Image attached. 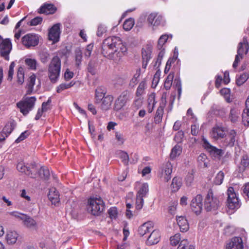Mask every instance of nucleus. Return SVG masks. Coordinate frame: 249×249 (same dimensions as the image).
<instances>
[{
	"label": "nucleus",
	"mask_w": 249,
	"mask_h": 249,
	"mask_svg": "<svg viewBox=\"0 0 249 249\" xmlns=\"http://www.w3.org/2000/svg\"><path fill=\"white\" fill-rule=\"evenodd\" d=\"M25 63L28 68L31 70H36V68L37 62L34 59L26 58L25 60Z\"/></svg>",
	"instance_id": "nucleus-48"
},
{
	"label": "nucleus",
	"mask_w": 249,
	"mask_h": 249,
	"mask_svg": "<svg viewBox=\"0 0 249 249\" xmlns=\"http://www.w3.org/2000/svg\"><path fill=\"white\" fill-rule=\"evenodd\" d=\"M174 86H175L177 89L178 98H179L181 93V83L180 80L178 78H175L174 82Z\"/></svg>",
	"instance_id": "nucleus-55"
},
{
	"label": "nucleus",
	"mask_w": 249,
	"mask_h": 249,
	"mask_svg": "<svg viewBox=\"0 0 249 249\" xmlns=\"http://www.w3.org/2000/svg\"><path fill=\"white\" fill-rule=\"evenodd\" d=\"M219 206V201L218 198L213 195L211 190H210L204 201V207L207 211H214Z\"/></svg>",
	"instance_id": "nucleus-7"
},
{
	"label": "nucleus",
	"mask_w": 249,
	"mask_h": 249,
	"mask_svg": "<svg viewBox=\"0 0 249 249\" xmlns=\"http://www.w3.org/2000/svg\"><path fill=\"white\" fill-rule=\"evenodd\" d=\"M129 93L124 91L118 97L114 104V109L118 111L121 109L128 100Z\"/></svg>",
	"instance_id": "nucleus-17"
},
{
	"label": "nucleus",
	"mask_w": 249,
	"mask_h": 249,
	"mask_svg": "<svg viewBox=\"0 0 249 249\" xmlns=\"http://www.w3.org/2000/svg\"><path fill=\"white\" fill-rule=\"evenodd\" d=\"M203 147L209 152L210 154L215 158H220L224 153L223 150L220 149H218L216 147L211 145L208 140L204 137L202 139Z\"/></svg>",
	"instance_id": "nucleus-10"
},
{
	"label": "nucleus",
	"mask_w": 249,
	"mask_h": 249,
	"mask_svg": "<svg viewBox=\"0 0 249 249\" xmlns=\"http://www.w3.org/2000/svg\"><path fill=\"white\" fill-rule=\"evenodd\" d=\"M15 65H16V64L14 62H11L10 65L8 73V78H7V80L8 81H12V80L13 79V76L14 72V67H15Z\"/></svg>",
	"instance_id": "nucleus-54"
},
{
	"label": "nucleus",
	"mask_w": 249,
	"mask_h": 249,
	"mask_svg": "<svg viewBox=\"0 0 249 249\" xmlns=\"http://www.w3.org/2000/svg\"><path fill=\"white\" fill-rule=\"evenodd\" d=\"M151 50L150 48L147 47L143 48L142 50V68L146 69L147 65L150 60L151 57Z\"/></svg>",
	"instance_id": "nucleus-24"
},
{
	"label": "nucleus",
	"mask_w": 249,
	"mask_h": 249,
	"mask_svg": "<svg viewBox=\"0 0 249 249\" xmlns=\"http://www.w3.org/2000/svg\"><path fill=\"white\" fill-rule=\"evenodd\" d=\"M220 92L222 95H223L228 102H230V89L228 88H223L220 90Z\"/></svg>",
	"instance_id": "nucleus-52"
},
{
	"label": "nucleus",
	"mask_w": 249,
	"mask_h": 249,
	"mask_svg": "<svg viewBox=\"0 0 249 249\" xmlns=\"http://www.w3.org/2000/svg\"><path fill=\"white\" fill-rule=\"evenodd\" d=\"M177 221L178 225L182 232L186 231L189 229V225L186 219L182 216L177 217Z\"/></svg>",
	"instance_id": "nucleus-28"
},
{
	"label": "nucleus",
	"mask_w": 249,
	"mask_h": 249,
	"mask_svg": "<svg viewBox=\"0 0 249 249\" xmlns=\"http://www.w3.org/2000/svg\"><path fill=\"white\" fill-rule=\"evenodd\" d=\"M226 132L227 129L226 127L216 125L212 128L210 132V136L214 140H221L225 138Z\"/></svg>",
	"instance_id": "nucleus-13"
},
{
	"label": "nucleus",
	"mask_w": 249,
	"mask_h": 249,
	"mask_svg": "<svg viewBox=\"0 0 249 249\" xmlns=\"http://www.w3.org/2000/svg\"><path fill=\"white\" fill-rule=\"evenodd\" d=\"M249 49V45L246 37H244L243 40L239 42L237 47V54L235 56L234 61L232 66L236 68L238 66V63L242 59L244 54H246Z\"/></svg>",
	"instance_id": "nucleus-6"
},
{
	"label": "nucleus",
	"mask_w": 249,
	"mask_h": 249,
	"mask_svg": "<svg viewBox=\"0 0 249 249\" xmlns=\"http://www.w3.org/2000/svg\"><path fill=\"white\" fill-rule=\"evenodd\" d=\"M148 191H149V189H148V184L146 183H143L142 185L140 190L138 192L137 196L143 197L148 193Z\"/></svg>",
	"instance_id": "nucleus-39"
},
{
	"label": "nucleus",
	"mask_w": 249,
	"mask_h": 249,
	"mask_svg": "<svg viewBox=\"0 0 249 249\" xmlns=\"http://www.w3.org/2000/svg\"><path fill=\"white\" fill-rule=\"evenodd\" d=\"M36 76L34 74H32L28 80L26 91L27 94H31L33 91L34 87L35 84Z\"/></svg>",
	"instance_id": "nucleus-32"
},
{
	"label": "nucleus",
	"mask_w": 249,
	"mask_h": 249,
	"mask_svg": "<svg viewBox=\"0 0 249 249\" xmlns=\"http://www.w3.org/2000/svg\"><path fill=\"white\" fill-rule=\"evenodd\" d=\"M224 177V173L222 172V171L219 172L217 174V175L214 179V181H213L215 185H220L223 182Z\"/></svg>",
	"instance_id": "nucleus-51"
},
{
	"label": "nucleus",
	"mask_w": 249,
	"mask_h": 249,
	"mask_svg": "<svg viewBox=\"0 0 249 249\" xmlns=\"http://www.w3.org/2000/svg\"><path fill=\"white\" fill-rule=\"evenodd\" d=\"M24 69L22 67H19L17 73V83L19 85H22L24 82Z\"/></svg>",
	"instance_id": "nucleus-35"
},
{
	"label": "nucleus",
	"mask_w": 249,
	"mask_h": 249,
	"mask_svg": "<svg viewBox=\"0 0 249 249\" xmlns=\"http://www.w3.org/2000/svg\"><path fill=\"white\" fill-rule=\"evenodd\" d=\"M61 69V60L57 56L52 59L48 68V75L52 82L55 83L58 80Z\"/></svg>",
	"instance_id": "nucleus-3"
},
{
	"label": "nucleus",
	"mask_w": 249,
	"mask_h": 249,
	"mask_svg": "<svg viewBox=\"0 0 249 249\" xmlns=\"http://www.w3.org/2000/svg\"><path fill=\"white\" fill-rule=\"evenodd\" d=\"M134 23V19L132 18L126 19L123 24V28L125 31H129L133 27Z\"/></svg>",
	"instance_id": "nucleus-41"
},
{
	"label": "nucleus",
	"mask_w": 249,
	"mask_h": 249,
	"mask_svg": "<svg viewBox=\"0 0 249 249\" xmlns=\"http://www.w3.org/2000/svg\"><path fill=\"white\" fill-rule=\"evenodd\" d=\"M127 49L119 37L110 36L102 44V53L108 59L119 60L127 53Z\"/></svg>",
	"instance_id": "nucleus-1"
},
{
	"label": "nucleus",
	"mask_w": 249,
	"mask_h": 249,
	"mask_svg": "<svg viewBox=\"0 0 249 249\" xmlns=\"http://www.w3.org/2000/svg\"><path fill=\"white\" fill-rule=\"evenodd\" d=\"M75 64L79 67L81 64L82 59V52L80 48H77L75 51Z\"/></svg>",
	"instance_id": "nucleus-42"
},
{
	"label": "nucleus",
	"mask_w": 249,
	"mask_h": 249,
	"mask_svg": "<svg viewBox=\"0 0 249 249\" xmlns=\"http://www.w3.org/2000/svg\"><path fill=\"white\" fill-rule=\"evenodd\" d=\"M146 88V83L144 81H142L139 85L136 94L137 97H140L144 93V90Z\"/></svg>",
	"instance_id": "nucleus-45"
},
{
	"label": "nucleus",
	"mask_w": 249,
	"mask_h": 249,
	"mask_svg": "<svg viewBox=\"0 0 249 249\" xmlns=\"http://www.w3.org/2000/svg\"><path fill=\"white\" fill-rule=\"evenodd\" d=\"M182 149L179 145H175L173 149L170 153V157L171 159H174L176 157L179 156L181 152Z\"/></svg>",
	"instance_id": "nucleus-43"
},
{
	"label": "nucleus",
	"mask_w": 249,
	"mask_h": 249,
	"mask_svg": "<svg viewBox=\"0 0 249 249\" xmlns=\"http://www.w3.org/2000/svg\"><path fill=\"white\" fill-rule=\"evenodd\" d=\"M108 213L111 219H115L117 217L118 212L116 207L110 208L108 211Z\"/></svg>",
	"instance_id": "nucleus-56"
},
{
	"label": "nucleus",
	"mask_w": 249,
	"mask_h": 249,
	"mask_svg": "<svg viewBox=\"0 0 249 249\" xmlns=\"http://www.w3.org/2000/svg\"><path fill=\"white\" fill-rule=\"evenodd\" d=\"M56 11V8L52 4L45 3L38 10L40 14H53Z\"/></svg>",
	"instance_id": "nucleus-25"
},
{
	"label": "nucleus",
	"mask_w": 249,
	"mask_h": 249,
	"mask_svg": "<svg viewBox=\"0 0 249 249\" xmlns=\"http://www.w3.org/2000/svg\"><path fill=\"white\" fill-rule=\"evenodd\" d=\"M97 63L95 61L91 60L88 64V71L92 75H94L96 73V68Z\"/></svg>",
	"instance_id": "nucleus-47"
},
{
	"label": "nucleus",
	"mask_w": 249,
	"mask_h": 249,
	"mask_svg": "<svg viewBox=\"0 0 249 249\" xmlns=\"http://www.w3.org/2000/svg\"><path fill=\"white\" fill-rule=\"evenodd\" d=\"M249 78V74L247 73H244L239 76L236 77V84L238 86L243 85Z\"/></svg>",
	"instance_id": "nucleus-46"
},
{
	"label": "nucleus",
	"mask_w": 249,
	"mask_h": 249,
	"mask_svg": "<svg viewBox=\"0 0 249 249\" xmlns=\"http://www.w3.org/2000/svg\"><path fill=\"white\" fill-rule=\"evenodd\" d=\"M160 51L158 54V58L156 61L155 66L157 65L158 64V66H160V65L161 63V60L162 59V58L164 55V49L162 48V49H160Z\"/></svg>",
	"instance_id": "nucleus-63"
},
{
	"label": "nucleus",
	"mask_w": 249,
	"mask_h": 249,
	"mask_svg": "<svg viewBox=\"0 0 249 249\" xmlns=\"http://www.w3.org/2000/svg\"><path fill=\"white\" fill-rule=\"evenodd\" d=\"M173 78L174 75L172 73H170L166 78L164 82V86L166 90L169 89L171 87Z\"/></svg>",
	"instance_id": "nucleus-49"
},
{
	"label": "nucleus",
	"mask_w": 249,
	"mask_h": 249,
	"mask_svg": "<svg viewBox=\"0 0 249 249\" xmlns=\"http://www.w3.org/2000/svg\"><path fill=\"white\" fill-rule=\"evenodd\" d=\"M74 84L75 83L73 82V81H71L68 83H62L56 88V91L58 93H60L63 90L70 88L71 87L73 86L74 85Z\"/></svg>",
	"instance_id": "nucleus-40"
},
{
	"label": "nucleus",
	"mask_w": 249,
	"mask_h": 249,
	"mask_svg": "<svg viewBox=\"0 0 249 249\" xmlns=\"http://www.w3.org/2000/svg\"><path fill=\"white\" fill-rule=\"evenodd\" d=\"M115 138L120 144H123L125 141L123 134L119 132H115Z\"/></svg>",
	"instance_id": "nucleus-58"
},
{
	"label": "nucleus",
	"mask_w": 249,
	"mask_h": 249,
	"mask_svg": "<svg viewBox=\"0 0 249 249\" xmlns=\"http://www.w3.org/2000/svg\"><path fill=\"white\" fill-rule=\"evenodd\" d=\"M203 197L200 195H197L193 198L191 203L192 210L196 214H199L202 209Z\"/></svg>",
	"instance_id": "nucleus-15"
},
{
	"label": "nucleus",
	"mask_w": 249,
	"mask_h": 249,
	"mask_svg": "<svg viewBox=\"0 0 249 249\" xmlns=\"http://www.w3.org/2000/svg\"><path fill=\"white\" fill-rule=\"evenodd\" d=\"M160 239V233L159 230H152L150 235L148 236L145 243L147 245L152 246L157 244Z\"/></svg>",
	"instance_id": "nucleus-19"
},
{
	"label": "nucleus",
	"mask_w": 249,
	"mask_h": 249,
	"mask_svg": "<svg viewBox=\"0 0 249 249\" xmlns=\"http://www.w3.org/2000/svg\"><path fill=\"white\" fill-rule=\"evenodd\" d=\"M240 111L235 107H232L231 109L229 114V119L232 123H235L238 121L239 118Z\"/></svg>",
	"instance_id": "nucleus-30"
},
{
	"label": "nucleus",
	"mask_w": 249,
	"mask_h": 249,
	"mask_svg": "<svg viewBox=\"0 0 249 249\" xmlns=\"http://www.w3.org/2000/svg\"><path fill=\"white\" fill-rule=\"evenodd\" d=\"M177 249H195V247L194 245L190 244L187 239H182Z\"/></svg>",
	"instance_id": "nucleus-38"
},
{
	"label": "nucleus",
	"mask_w": 249,
	"mask_h": 249,
	"mask_svg": "<svg viewBox=\"0 0 249 249\" xmlns=\"http://www.w3.org/2000/svg\"><path fill=\"white\" fill-rule=\"evenodd\" d=\"M105 203L100 197H90L88 201L87 211L94 215H99L104 210Z\"/></svg>",
	"instance_id": "nucleus-2"
},
{
	"label": "nucleus",
	"mask_w": 249,
	"mask_h": 249,
	"mask_svg": "<svg viewBox=\"0 0 249 249\" xmlns=\"http://www.w3.org/2000/svg\"><path fill=\"white\" fill-rule=\"evenodd\" d=\"M42 21V18L40 17H36L32 19L29 23L30 26H36L41 23Z\"/></svg>",
	"instance_id": "nucleus-60"
},
{
	"label": "nucleus",
	"mask_w": 249,
	"mask_h": 249,
	"mask_svg": "<svg viewBox=\"0 0 249 249\" xmlns=\"http://www.w3.org/2000/svg\"><path fill=\"white\" fill-rule=\"evenodd\" d=\"M143 197H140V196H137L136 197V209L139 210H141L143 205Z\"/></svg>",
	"instance_id": "nucleus-57"
},
{
	"label": "nucleus",
	"mask_w": 249,
	"mask_h": 249,
	"mask_svg": "<svg viewBox=\"0 0 249 249\" xmlns=\"http://www.w3.org/2000/svg\"><path fill=\"white\" fill-rule=\"evenodd\" d=\"M39 43V36L36 34H28L22 38V43L27 48L35 47Z\"/></svg>",
	"instance_id": "nucleus-11"
},
{
	"label": "nucleus",
	"mask_w": 249,
	"mask_h": 249,
	"mask_svg": "<svg viewBox=\"0 0 249 249\" xmlns=\"http://www.w3.org/2000/svg\"><path fill=\"white\" fill-rule=\"evenodd\" d=\"M227 249H243L242 238L238 236L232 238L228 244Z\"/></svg>",
	"instance_id": "nucleus-22"
},
{
	"label": "nucleus",
	"mask_w": 249,
	"mask_h": 249,
	"mask_svg": "<svg viewBox=\"0 0 249 249\" xmlns=\"http://www.w3.org/2000/svg\"><path fill=\"white\" fill-rule=\"evenodd\" d=\"M49 56L50 55L47 52H42L40 54L41 61L43 63H46L49 60Z\"/></svg>",
	"instance_id": "nucleus-62"
},
{
	"label": "nucleus",
	"mask_w": 249,
	"mask_h": 249,
	"mask_svg": "<svg viewBox=\"0 0 249 249\" xmlns=\"http://www.w3.org/2000/svg\"><path fill=\"white\" fill-rule=\"evenodd\" d=\"M37 169L36 168V171L34 172L36 174V178L37 176H39L41 178L48 179L50 175L49 169L46 167H41L38 171V173H37Z\"/></svg>",
	"instance_id": "nucleus-31"
},
{
	"label": "nucleus",
	"mask_w": 249,
	"mask_h": 249,
	"mask_svg": "<svg viewBox=\"0 0 249 249\" xmlns=\"http://www.w3.org/2000/svg\"><path fill=\"white\" fill-rule=\"evenodd\" d=\"M51 100L49 99L46 102H43L42 104L41 109L44 112H46L50 109Z\"/></svg>",
	"instance_id": "nucleus-64"
},
{
	"label": "nucleus",
	"mask_w": 249,
	"mask_h": 249,
	"mask_svg": "<svg viewBox=\"0 0 249 249\" xmlns=\"http://www.w3.org/2000/svg\"><path fill=\"white\" fill-rule=\"evenodd\" d=\"M154 227V223L151 221L145 222L138 228V233L141 236H143L147 233L150 232L153 230Z\"/></svg>",
	"instance_id": "nucleus-23"
},
{
	"label": "nucleus",
	"mask_w": 249,
	"mask_h": 249,
	"mask_svg": "<svg viewBox=\"0 0 249 249\" xmlns=\"http://www.w3.org/2000/svg\"><path fill=\"white\" fill-rule=\"evenodd\" d=\"M236 132L234 130H231L225 136L223 142L224 145L232 147L234 145Z\"/></svg>",
	"instance_id": "nucleus-21"
},
{
	"label": "nucleus",
	"mask_w": 249,
	"mask_h": 249,
	"mask_svg": "<svg viewBox=\"0 0 249 249\" xmlns=\"http://www.w3.org/2000/svg\"><path fill=\"white\" fill-rule=\"evenodd\" d=\"M181 240L180 234L177 233L173 236L170 237L171 244L173 246H177L178 244H179Z\"/></svg>",
	"instance_id": "nucleus-50"
},
{
	"label": "nucleus",
	"mask_w": 249,
	"mask_h": 249,
	"mask_svg": "<svg viewBox=\"0 0 249 249\" xmlns=\"http://www.w3.org/2000/svg\"><path fill=\"white\" fill-rule=\"evenodd\" d=\"M249 166V158L248 155H244L242 157L240 163V170L243 171Z\"/></svg>",
	"instance_id": "nucleus-36"
},
{
	"label": "nucleus",
	"mask_w": 249,
	"mask_h": 249,
	"mask_svg": "<svg viewBox=\"0 0 249 249\" xmlns=\"http://www.w3.org/2000/svg\"><path fill=\"white\" fill-rule=\"evenodd\" d=\"M147 22L149 26L153 29L158 27L163 22V17L158 13L154 12L150 14L147 17Z\"/></svg>",
	"instance_id": "nucleus-12"
},
{
	"label": "nucleus",
	"mask_w": 249,
	"mask_h": 249,
	"mask_svg": "<svg viewBox=\"0 0 249 249\" xmlns=\"http://www.w3.org/2000/svg\"><path fill=\"white\" fill-rule=\"evenodd\" d=\"M119 157L122 159V162L125 165L128 164L129 161V157L127 153L121 151L119 152Z\"/></svg>",
	"instance_id": "nucleus-53"
},
{
	"label": "nucleus",
	"mask_w": 249,
	"mask_h": 249,
	"mask_svg": "<svg viewBox=\"0 0 249 249\" xmlns=\"http://www.w3.org/2000/svg\"><path fill=\"white\" fill-rule=\"evenodd\" d=\"M148 111L151 113L153 110L156 102L155 101V94L152 93L150 94L148 98Z\"/></svg>",
	"instance_id": "nucleus-33"
},
{
	"label": "nucleus",
	"mask_w": 249,
	"mask_h": 249,
	"mask_svg": "<svg viewBox=\"0 0 249 249\" xmlns=\"http://www.w3.org/2000/svg\"><path fill=\"white\" fill-rule=\"evenodd\" d=\"M17 168L19 172L24 173L31 178H36V174L33 173L36 171V165L35 164L32 165V167L30 168L26 166L23 162H20L18 163Z\"/></svg>",
	"instance_id": "nucleus-14"
},
{
	"label": "nucleus",
	"mask_w": 249,
	"mask_h": 249,
	"mask_svg": "<svg viewBox=\"0 0 249 249\" xmlns=\"http://www.w3.org/2000/svg\"><path fill=\"white\" fill-rule=\"evenodd\" d=\"M166 105V100L165 99H163L162 97L154 117V121L155 123L159 124L161 122L164 112V108L165 107Z\"/></svg>",
	"instance_id": "nucleus-18"
},
{
	"label": "nucleus",
	"mask_w": 249,
	"mask_h": 249,
	"mask_svg": "<svg viewBox=\"0 0 249 249\" xmlns=\"http://www.w3.org/2000/svg\"><path fill=\"white\" fill-rule=\"evenodd\" d=\"M36 102V98L34 96L24 97L21 101L17 104V106L24 115H26L33 109Z\"/></svg>",
	"instance_id": "nucleus-5"
},
{
	"label": "nucleus",
	"mask_w": 249,
	"mask_h": 249,
	"mask_svg": "<svg viewBox=\"0 0 249 249\" xmlns=\"http://www.w3.org/2000/svg\"><path fill=\"white\" fill-rule=\"evenodd\" d=\"M18 237V233L15 231H8L5 236V240L9 245L15 244Z\"/></svg>",
	"instance_id": "nucleus-27"
},
{
	"label": "nucleus",
	"mask_w": 249,
	"mask_h": 249,
	"mask_svg": "<svg viewBox=\"0 0 249 249\" xmlns=\"http://www.w3.org/2000/svg\"><path fill=\"white\" fill-rule=\"evenodd\" d=\"M227 206L230 209L233 210L239 206L238 198L233 187H230L227 191Z\"/></svg>",
	"instance_id": "nucleus-9"
},
{
	"label": "nucleus",
	"mask_w": 249,
	"mask_h": 249,
	"mask_svg": "<svg viewBox=\"0 0 249 249\" xmlns=\"http://www.w3.org/2000/svg\"><path fill=\"white\" fill-rule=\"evenodd\" d=\"M95 97L96 102L97 103H100V101L105 97V93L99 91L98 89H96L95 91Z\"/></svg>",
	"instance_id": "nucleus-61"
},
{
	"label": "nucleus",
	"mask_w": 249,
	"mask_h": 249,
	"mask_svg": "<svg viewBox=\"0 0 249 249\" xmlns=\"http://www.w3.org/2000/svg\"><path fill=\"white\" fill-rule=\"evenodd\" d=\"M12 45L9 38L3 39L0 36V53L6 60H9V54L12 50Z\"/></svg>",
	"instance_id": "nucleus-8"
},
{
	"label": "nucleus",
	"mask_w": 249,
	"mask_h": 249,
	"mask_svg": "<svg viewBox=\"0 0 249 249\" xmlns=\"http://www.w3.org/2000/svg\"><path fill=\"white\" fill-rule=\"evenodd\" d=\"M182 185V179L178 177H175L172 180L171 188L172 191L176 192L179 190Z\"/></svg>",
	"instance_id": "nucleus-34"
},
{
	"label": "nucleus",
	"mask_w": 249,
	"mask_h": 249,
	"mask_svg": "<svg viewBox=\"0 0 249 249\" xmlns=\"http://www.w3.org/2000/svg\"><path fill=\"white\" fill-rule=\"evenodd\" d=\"M169 37L172 38V35H162L160 36L158 40L157 48L158 49H162L163 48V45L167 42Z\"/></svg>",
	"instance_id": "nucleus-37"
},
{
	"label": "nucleus",
	"mask_w": 249,
	"mask_h": 249,
	"mask_svg": "<svg viewBox=\"0 0 249 249\" xmlns=\"http://www.w3.org/2000/svg\"><path fill=\"white\" fill-rule=\"evenodd\" d=\"M113 100V97L111 95L105 96L101 101V107L102 109L107 110L109 109Z\"/></svg>",
	"instance_id": "nucleus-29"
},
{
	"label": "nucleus",
	"mask_w": 249,
	"mask_h": 249,
	"mask_svg": "<svg viewBox=\"0 0 249 249\" xmlns=\"http://www.w3.org/2000/svg\"><path fill=\"white\" fill-rule=\"evenodd\" d=\"M60 33V24H54L49 31V39L53 42H57L59 38Z\"/></svg>",
	"instance_id": "nucleus-20"
},
{
	"label": "nucleus",
	"mask_w": 249,
	"mask_h": 249,
	"mask_svg": "<svg viewBox=\"0 0 249 249\" xmlns=\"http://www.w3.org/2000/svg\"><path fill=\"white\" fill-rule=\"evenodd\" d=\"M30 134L28 131H25L16 140L15 142L18 143L26 139Z\"/></svg>",
	"instance_id": "nucleus-59"
},
{
	"label": "nucleus",
	"mask_w": 249,
	"mask_h": 249,
	"mask_svg": "<svg viewBox=\"0 0 249 249\" xmlns=\"http://www.w3.org/2000/svg\"><path fill=\"white\" fill-rule=\"evenodd\" d=\"M13 216L22 221L23 225L27 228L37 229L38 226L36 221L31 216L18 212H13L10 213Z\"/></svg>",
	"instance_id": "nucleus-4"
},
{
	"label": "nucleus",
	"mask_w": 249,
	"mask_h": 249,
	"mask_svg": "<svg viewBox=\"0 0 249 249\" xmlns=\"http://www.w3.org/2000/svg\"><path fill=\"white\" fill-rule=\"evenodd\" d=\"M48 198L52 203L56 205L59 202V194L58 191L55 188H51L49 190L48 194Z\"/></svg>",
	"instance_id": "nucleus-26"
},
{
	"label": "nucleus",
	"mask_w": 249,
	"mask_h": 249,
	"mask_svg": "<svg viewBox=\"0 0 249 249\" xmlns=\"http://www.w3.org/2000/svg\"><path fill=\"white\" fill-rule=\"evenodd\" d=\"M14 128V124L13 123H8L5 125L2 132L4 133L6 137H8V136L12 132Z\"/></svg>",
	"instance_id": "nucleus-44"
},
{
	"label": "nucleus",
	"mask_w": 249,
	"mask_h": 249,
	"mask_svg": "<svg viewBox=\"0 0 249 249\" xmlns=\"http://www.w3.org/2000/svg\"><path fill=\"white\" fill-rule=\"evenodd\" d=\"M172 172V166L170 163L167 162L163 166L159 177L162 181L167 182L171 178Z\"/></svg>",
	"instance_id": "nucleus-16"
}]
</instances>
